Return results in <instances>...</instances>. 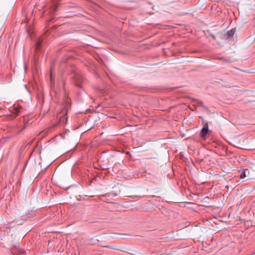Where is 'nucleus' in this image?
Returning a JSON list of instances; mask_svg holds the SVG:
<instances>
[{
  "mask_svg": "<svg viewBox=\"0 0 255 255\" xmlns=\"http://www.w3.org/2000/svg\"><path fill=\"white\" fill-rule=\"evenodd\" d=\"M209 131V128H208V123H206L203 126L201 131L200 132V135L201 137L203 139L205 140L206 139V135L208 133Z\"/></svg>",
  "mask_w": 255,
  "mask_h": 255,
  "instance_id": "1",
  "label": "nucleus"
},
{
  "mask_svg": "<svg viewBox=\"0 0 255 255\" xmlns=\"http://www.w3.org/2000/svg\"><path fill=\"white\" fill-rule=\"evenodd\" d=\"M66 115L67 112L64 113L62 115L60 114L58 115V118H59L58 124L64 125L66 123V122L67 121V117L66 116Z\"/></svg>",
  "mask_w": 255,
  "mask_h": 255,
  "instance_id": "2",
  "label": "nucleus"
},
{
  "mask_svg": "<svg viewBox=\"0 0 255 255\" xmlns=\"http://www.w3.org/2000/svg\"><path fill=\"white\" fill-rule=\"evenodd\" d=\"M22 109L21 107L20 106H15L13 108L14 112L13 114H14V118H15L16 116L19 115L20 113V110Z\"/></svg>",
  "mask_w": 255,
  "mask_h": 255,
  "instance_id": "3",
  "label": "nucleus"
},
{
  "mask_svg": "<svg viewBox=\"0 0 255 255\" xmlns=\"http://www.w3.org/2000/svg\"><path fill=\"white\" fill-rule=\"evenodd\" d=\"M235 32L236 29L233 28L227 32V34L229 36V37H233V35L235 34Z\"/></svg>",
  "mask_w": 255,
  "mask_h": 255,
  "instance_id": "4",
  "label": "nucleus"
},
{
  "mask_svg": "<svg viewBox=\"0 0 255 255\" xmlns=\"http://www.w3.org/2000/svg\"><path fill=\"white\" fill-rule=\"evenodd\" d=\"M246 177V170L244 169L242 171L241 174L240 175V178L241 179H244Z\"/></svg>",
  "mask_w": 255,
  "mask_h": 255,
  "instance_id": "5",
  "label": "nucleus"
},
{
  "mask_svg": "<svg viewBox=\"0 0 255 255\" xmlns=\"http://www.w3.org/2000/svg\"><path fill=\"white\" fill-rule=\"evenodd\" d=\"M106 248H110L114 250H119V248L117 246H106Z\"/></svg>",
  "mask_w": 255,
  "mask_h": 255,
  "instance_id": "6",
  "label": "nucleus"
},
{
  "mask_svg": "<svg viewBox=\"0 0 255 255\" xmlns=\"http://www.w3.org/2000/svg\"><path fill=\"white\" fill-rule=\"evenodd\" d=\"M41 48V44L39 42H36V49L39 50Z\"/></svg>",
  "mask_w": 255,
  "mask_h": 255,
  "instance_id": "7",
  "label": "nucleus"
},
{
  "mask_svg": "<svg viewBox=\"0 0 255 255\" xmlns=\"http://www.w3.org/2000/svg\"><path fill=\"white\" fill-rule=\"evenodd\" d=\"M79 77L80 79H81V78H82L81 77V76H79V75H77V76H76V77H75V79H76V80H77V79H78V78H79Z\"/></svg>",
  "mask_w": 255,
  "mask_h": 255,
  "instance_id": "8",
  "label": "nucleus"
},
{
  "mask_svg": "<svg viewBox=\"0 0 255 255\" xmlns=\"http://www.w3.org/2000/svg\"><path fill=\"white\" fill-rule=\"evenodd\" d=\"M76 85L77 86H79V87L80 86V84L78 82H76Z\"/></svg>",
  "mask_w": 255,
  "mask_h": 255,
  "instance_id": "9",
  "label": "nucleus"
},
{
  "mask_svg": "<svg viewBox=\"0 0 255 255\" xmlns=\"http://www.w3.org/2000/svg\"><path fill=\"white\" fill-rule=\"evenodd\" d=\"M52 74H50V81H51V82H52Z\"/></svg>",
  "mask_w": 255,
  "mask_h": 255,
  "instance_id": "10",
  "label": "nucleus"
},
{
  "mask_svg": "<svg viewBox=\"0 0 255 255\" xmlns=\"http://www.w3.org/2000/svg\"><path fill=\"white\" fill-rule=\"evenodd\" d=\"M108 196V194H105L104 195V196Z\"/></svg>",
  "mask_w": 255,
  "mask_h": 255,
  "instance_id": "11",
  "label": "nucleus"
}]
</instances>
